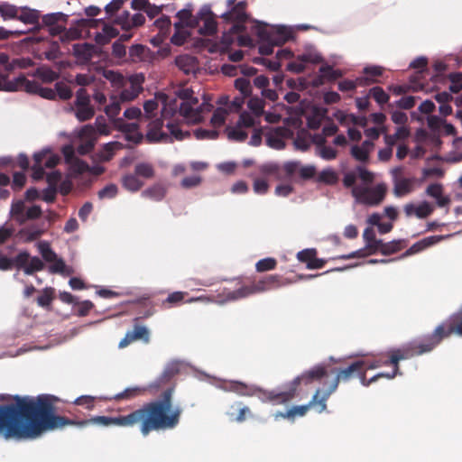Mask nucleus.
Wrapping results in <instances>:
<instances>
[{
    "mask_svg": "<svg viewBox=\"0 0 462 462\" xmlns=\"http://www.w3.org/2000/svg\"><path fill=\"white\" fill-rule=\"evenodd\" d=\"M235 407L237 408L238 414L236 417H234V413H229V416L236 422H243L245 420L247 416L251 415V411L249 407L244 406L242 402H237L231 406V408Z\"/></svg>",
    "mask_w": 462,
    "mask_h": 462,
    "instance_id": "nucleus-56",
    "label": "nucleus"
},
{
    "mask_svg": "<svg viewBox=\"0 0 462 462\" xmlns=\"http://www.w3.org/2000/svg\"><path fill=\"white\" fill-rule=\"evenodd\" d=\"M318 181L328 185H334L338 181L337 172L332 169L323 170L318 176Z\"/></svg>",
    "mask_w": 462,
    "mask_h": 462,
    "instance_id": "nucleus-47",
    "label": "nucleus"
},
{
    "mask_svg": "<svg viewBox=\"0 0 462 462\" xmlns=\"http://www.w3.org/2000/svg\"><path fill=\"white\" fill-rule=\"evenodd\" d=\"M226 112L222 108H217L212 115L210 123L214 127H220L226 122Z\"/></svg>",
    "mask_w": 462,
    "mask_h": 462,
    "instance_id": "nucleus-64",
    "label": "nucleus"
},
{
    "mask_svg": "<svg viewBox=\"0 0 462 462\" xmlns=\"http://www.w3.org/2000/svg\"><path fill=\"white\" fill-rule=\"evenodd\" d=\"M155 99H150L144 102L143 109L148 116H151L152 113L158 108V102H161L163 105V108L162 110V116L166 117L169 114L173 115L176 112V106L171 107L170 106V111L167 108L168 106V96L164 93H159L156 95Z\"/></svg>",
    "mask_w": 462,
    "mask_h": 462,
    "instance_id": "nucleus-23",
    "label": "nucleus"
},
{
    "mask_svg": "<svg viewBox=\"0 0 462 462\" xmlns=\"http://www.w3.org/2000/svg\"><path fill=\"white\" fill-rule=\"evenodd\" d=\"M19 8L16 5L3 3L0 5V15L6 20H17Z\"/></svg>",
    "mask_w": 462,
    "mask_h": 462,
    "instance_id": "nucleus-41",
    "label": "nucleus"
},
{
    "mask_svg": "<svg viewBox=\"0 0 462 462\" xmlns=\"http://www.w3.org/2000/svg\"><path fill=\"white\" fill-rule=\"evenodd\" d=\"M115 126L125 133V138L128 142L137 144L143 138V134L138 131V125L135 123H125L123 119L119 118Z\"/></svg>",
    "mask_w": 462,
    "mask_h": 462,
    "instance_id": "nucleus-25",
    "label": "nucleus"
},
{
    "mask_svg": "<svg viewBox=\"0 0 462 462\" xmlns=\"http://www.w3.org/2000/svg\"><path fill=\"white\" fill-rule=\"evenodd\" d=\"M122 185L126 190L136 192L143 186V182L135 174H126L122 178Z\"/></svg>",
    "mask_w": 462,
    "mask_h": 462,
    "instance_id": "nucleus-36",
    "label": "nucleus"
},
{
    "mask_svg": "<svg viewBox=\"0 0 462 462\" xmlns=\"http://www.w3.org/2000/svg\"><path fill=\"white\" fill-rule=\"evenodd\" d=\"M79 138L81 143L77 147V152L80 155L91 152L97 140L96 128L92 125H84L79 131Z\"/></svg>",
    "mask_w": 462,
    "mask_h": 462,
    "instance_id": "nucleus-15",
    "label": "nucleus"
},
{
    "mask_svg": "<svg viewBox=\"0 0 462 462\" xmlns=\"http://www.w3.org/2000/svg\"><path fill=\"white\" fill-rule=\"evenodd\" d=\"M15 268L23 270L27 275H32L43 270L44 263L38 256L31 257L27 251H22L15 256Z\"/></svg>",
    "mask_w": 462,
    "mask_h": 462,
    "instance_id": "nucleus-14",
    "label": "nucleus"
},
{
    "mask_svg": "<svg viewBox=\"0 0 462 462\" xmlns=\"http://www.w3.org/2000/svg\"><path fill=\"white\" fill-rule=\"evenodd\" d=\"M54 299V289L47 287L42 291V295L37 298V303L42 308L49 309Z\"/></svg>",
    "mask_w": 462,
    "mask_h": 462,
    "instance_id": "nucleus-48",
    "label": "nucleus"
},
{
    "mask_svg": "<svg viewBox=\"0 0 462 462\" xmlns=\"http://www.w3.org/2000/svg\"><path fill=\"white\" fill-rule=\"evenodd\" d=\"M452 334L462 336V311L453 314L448 319L436 327L431 334L425 335L418 340L426 351L431 352L440 342Z\"/></svg>",
    "mask_w": 462,
    "mask_h": 462,
    "instance_id": "nucleus-3",
    "label": "nucleus"
},
{
    "mask_svg": "<svg viewBox=\"0 0 462 462\" xmlns=\"http://www.w3.org/2000/svg\"><path fill=\"white\" fill-rule=\"evenodd\" d=\"M282 168L288 179L291 178L295 173H299L302 180H310L316 174L315 166H302L300 162H287L283 164Z\"/></svg>",
    "mask_w": 462,
    "mask_h": 462,
    "instance_id": "nucleus-18",
    "label": "nucleus"
},
{
    "mask_svg": "<svg viewBox=\"0 0 462 462\" xmlns=\"http://www.w3.org/2000/svg\"><path fill=\"white\" fill-rule=\"evenodd\" d=\"M406 246L405 240H393L388 243L383 241L382 252L383 255H390L401 251Z\"/></svg>",
    "mask_w": 462,
    "mask_h": 462,
    "instance_id": "nucleus-39",
    "label": "nucleus"
},
{
    "mask_svg": "<svg viewBox=\"0 0 462 462\" xmlns=\"http://www.w3.org/2000/svg\"><path fill=\"white\" fill-rule=\"evenodd\" d=\"M176 373L177 370L174 367H167L161 376L152 383V387L161 388L163 385L170 383Z\"/></svg>",
    "mask_w": 462,
    "mask_h": 462,
    "instance_id": "nucleus-46",
    "label": "nucleus"
},
{
    "mask_svg": "<svg viewBox=\"0 0 462 462\" xmlns=\"http://www.w3.org/2000/svg\"><path fill=\"white\" fill-rule=\"evenodd\" d=\"M320 76L328 80H335L341 77L340 70L334 69L329 65H324L319 68Z\"/></svg>",
    "mask_w": 462,
    "mask_h": 462,
    "instance_id": "nucleus-59",
    "label": "nucleus"
},
{
    "mask_svg": "<svg viewBox=\"0 0 462 462\" xmlns=\"http://www.w3.org/2000/svg\"><path fill=\"white\" fill-rule=\"evenodd\" d=\"M163 127V120L162 118L155 119L149 124L148 131L145 138L148 143H159L171 141L168 134L162 131Z\"/></svg>",
    "mask_w": 462,
    "mask_h": 462,
    "instance_id": "nucleus-24",
    "label": "nucleus"
},
{
    "mask_svg": "<svg viewBox=\"0 0 462 462\" xmlns=\"http://www.w3.org/2000/svg\"><path fill=\"white\" fill-rule=\"evenodd\" d=\"M14 226L5 222L0 226V245L5 244L14 234Z\"/></svg>",
    "mask_w": 462,
    "mask_h": 462,
    "instance_id": "nucleus-57",
    "label": "nucleus"
},
{
    "mask_svg": "<svg viewBox=\"0 0 462 462\" xmlns=\"http://www.w3.org/2000/svg\"><path fill=\"white\" fill-rule=\"evenodd\" d=\"M56 97L62 100H68L72 97V90L70 87L62 81H59L55 84Z\"/></svg>",
    "mask_w": 462,
    "mask_h": 462,
    "instance_id": "nucleus-55",
    "label": "nucleus"
},
{
    "mask_svg": "<svg viewBox=\"0 0 462 462\" xmlns=\"http://www.w3.org/2000/svg\"><path fill=\"white\" fill-rule=\"evenodd\" d=\"M144 388H141L138 386L126 388L125 391L116 394L113 399L116 401L120 400H132L137 396H140L144 393Z\"/></svg>",
    "mask_w": 462,
    "mask_h": 462,
    "instance_id": "nucleus-44",
    "label": "nucleus"
},
{
    "mask_svg": "<svg viewBox=\"0 0 462 462\" xmlns=\"http://www.w3.org/2000/svg\"><path fill=\"white\" fill-rule=\"evenodd\" d=\"M198 19L199 33L203 36H213L217 30L216 15L209 6H202L196 15Z\"/></svg>",
    "mask_w": 462,
    "mask_h": 462,
    "instance_id": "nucleus-12",
    "label": "nucleus"
},
{
    "mask_svg": "<svg viewBox=\"0 0 462 462\" xmlns=\"http://www.w3.org/2000/svg\"><path fill=\"white\" fill-rule=\"evenodd\" d=\"M33 76L41 79L45 83H51L59 79V74L47 67L38 68Z\"/></svg>",
    "mask_w": 462,
    "mask_h": 462,
    "instance_id": "nucleus-40",
    "label": "nucleus"
},
{
    "mask_svg": "<svg viewBox=\"0 0 462 462\" xmlns=\"http://www.w3.org/2000/svg\"><path fill=\"white\" fill-rule=\"evenodd\" d=\"M327 401L328 398H325L324 393L318 389L308 404L294 406L286 414L281 413V416L283 418L294 417L295 415L304 416L310 409H314L317 412L321 413L327 410Z\"/></svg>",
    "mask_w": 462,
    "mask_h": 462,
    "instance_id": "nucleus-11",
    "label": "nucleus"
},
{
    "mask_svg": "<svg viewBox=\"0 0 462 462\" xmlns=\"http://www.w3.org/2000/svg\"><path fill=\"white\" fill-rule=\"evenodd\" d=\"M43 232L44 230L41 229L38 226L32 225L22 228L18 235L21 238L23 239L24 242L29 243L38 239L43 234Z\"/></svg>",
    "mask_w": 462,
    "mask_h": 462,
    "instance_id": "nucleus-34",
    "label": "nucleus"
},
{
    "mask_svg": "<svg viewBox=\"0 0 462 462\" xmlns=\"http://www.w3.org/2000/svg\"><path fill=\"white\" fill-rule=\"evenodd\" d=\"M277 266V260L273 257H266L255 263V270L258 273H264L274 270Z\"/></svg>",
    "mask_w": 462,
    "mask_h": 462,
    "instance_id": "nucleus-52",
    "label": "nucleus"
},
{
    "mask_svg": "<svg viewBox=\"0 0 462 462\" xmlns=\"http://www.w3.org/2000/svg\"><path fill=\"white\" fill-rule=\"evenodd\" d=\"M156 54L143 44H134L129 48L127 60L131 62H152Z\"/></svg>",
    "mask_w": 462,
    "mask_h": 462,
    "instance_id": "nucleus-21",
    "label": "nucleus"
},
{
    "mask_svg": "<svg viewBox=\"0 0 462 462\" xmlns=\"http://www.w3.org/2000/svg\"><path fill=\"white\" fill-rule=\"evenodd\" d=\"M176 66L185 74L195 72L198 67V60L191 55H180L175 60Z\"/></svg>",
    "mask_w": 462,
    "mask_h": 462,
    "instance_id": "nucleus-28",
    "label": "nucleus"
},
{
    "mask_svg": "<svg viewBox=\"0 0 462 462\" xmlns=\"http://www.w3.org/2000/svg\"><path fill=\"white\" fill-rule=\"evenodd\" d=\"M383 70V68L380 66L365 67L364 69V74L365 76L357 79L356 81H359V84L361 85H370L375 83L376 80L374 78L382 76Z\"/></svg>",
    "mask_w": 462,
    "mask_h": 462,
    "instance_id": "nucleus-31",
    "label": "nucleus"
},
{
    "mask_svg": "<svg viewBox=\"0 0 462 462\" xmlns=\"http://www.w3.org/2000/svg\"><path fill=\"white\" fill-rule=\"evenodd\" d=\"M176 16L180 20V22L174 24L176 28H180L184 25L192 29L197 28L198 19H196V15H192L190 9H181L177 13Z\"/></svg>",
    "mask_w": 462,
    "mask_h": 462,
    "instance_id": "nucleus-30",
    "label": "nucleus"
},
{
    "mask_svg": "<svg viewBox=\"0 0 462 462\" xmlns=\"http://www.w3.org/2000/svg\"><path fill=\"white\" fill-rule=\"evenodd\" d=\"M68 15L63 13H52L42 16L44 25L50 27L52 35H58L65 30Z\"/></svg>",
    "mask_w": 462,
    "mask_h": 462,
    "instance_id": "nucleus-22",
    "label": "nucleus"
},
{
    "mask_svg": "<svg viewBox=\"0 0 462 462\" xmlns=\"http://www.w3.org/2000/svg\"><path fill=\"white\" fill-rule=\"evenodd\" d=\"M40 12L35 9H31L29 7L23 6L19 8L17 20L23 23L24 24L32 25V28L28 30H19L20 32H37L41 30L42 25L40 24Z\"/></svg>",
    "mask_w": 462,
    "mask_h": 462,
    "instance_id": "nucleus-17",
    "label": "nucleus"
},
{
    "mask_svg": "<svg viewBox=\"0 0 462 462\" xmlns=\"http://www.w3.org/2000/svg\"><path fill=\"white\" fill-rule=\"evenodd\" d=\"M0 90H24L46 99L54 100L56 98L55 88H43L37 81L26 79L24 75H20L14 80H8L7 77L0 75Z\"/></svg>",
    "mask_w": 462,
    "mask_h": 462,
    "instance_id": "nucleus-8",
    "label": "nucleus"
},
{
    "mask_svg": "<svg viewBox=\"0 0 462 462\" xmlns=\"http://www.w3.org/2000/svg\"><path fill=\"white\" fill-rule=\"evenodd\" d=\"M426 354V351L417 339L412 340L400 348L392 349L388 352L390 365L393 366L392 373H379L366 380L367 386L372 383L377 381L379 378L385 377L387 379H393L397 374H401L399 368V362L401 360L409 359L416 356Z\"/></svg>",
    "mask_w": 462,
    "mask_h": 462,
    "instance_id": "nucleus-5",
    "label": "nucleus"
},
{
    "mask_svg": "<svg viewBox=\"0 0 462 462\" xmlns=\"http://www.w3.org/2000/svg\"><path fill=\"white\" fill-rule=\"evenodd\" d=\"M443 239L442 236H430L425 237L415 244H413L409 249H407L400 258H405L410 255L420 253L425 249L438 244Z\"/></svg>",
    "mask_w": 462,
    "mask_h": 462,
    "instance_id": "nucleus-26",
    "label": "nucleus"
},
{
    "mask_svg": "<svg viewBox=\"0 0 462 462\" xmlns=\"http://www.w3.org/2000/svg\"><path fill=\"white\" fill-rule=\"evenodd\" d=\"M448 79L451 82V85L449 86V90L452 93L457 94L460 90H462V73L461 72L450 73L448 75Z\"/></svg>",
    "mask_w": 462,
    "mask_h": 462,
    "instance_id": "nucleus-60",
    "label": "nucleus"
},
{
    "mask_svg": "<svg viewBox=\"0 0 462 462\" xmlns=\"http://www.w3.org/2000/svg\"><path fill=\"white\" fill-rule=\"evenodd\" d=\"M136 340H142L144 343L150 341V332L144 326L135 324L133 330L127 331L124 338L118 344L119 348H125Z\"/></svg>",
    "mask_w": 462,
    "mask_h": 462,
    "instance_id": "nucleus-20",
    "label": "nucleus"
},
{
    "mask_svg": "<svg viewBox=\"0 0 462 462\" xmlns=\"http://www.w3.org/2000/svg\"><path fill=\"white\" fill-rule=\"evenodd\" d=\"M352 194L359 203L376 206L383 200L386 188L383 184H378L374 188L356 186L352 189Z\"/></svg>",
    "mask_w": 462,
    "mask_h": 462,
    "instance_id": "nucleus-9",
    "label": "nucleus"
},
{
    "mask_svg": "<svg viewBox=\"0 0 462 462\" xmlns=\"http://www.w3.org/2000/svg\"><path fill=\"white\" fill-rule=\"evenodd\" d=\"M134 174L145 179H151L154 176V169L152 164L147 162L137 163L134 167Z\"/></svg>",
    "mask_w": 462,
    "mask_h": 462,
    "instance_id": "nucleus-51",
    "label": "nucleus"
},
{
    "mask_svg": "<svg viewBox=\"0 0 462 462\" xmlns=\"http://www.w3.org/2000/svg\"><path fill=\"white\" fill-rule=\"evenodd\" d=\"M383 240L375 239L374 241L367 244L365 248L355 251L347 255L341 256L342 259H352L358 257H365L368 255L375 254L382 252Z\"/></svg>",
    "mask_w": 462,
    "mask_h": 462,
    "instance_id": "nucleus-27",
    "label": "nucleus"
},
{
    "mask_svg": "<svg viewBox=\"0 0 462 462\" xmlns=\"http://www.w3.org/2000/svg\"><path fill=\"white\" fill-rule=\"evenodd\" d=\"M187 292L184 291H174L172 293H170L165 300H163L162 305L168 307H171V305H177L182 302L185 296L187 295Z\"/></svg>",
    "mask_w": 462,
    "mask_h": 462,
    "instance_id": "nucleus-63",
    "label": "nucleus"
},
{
    "mask_svg": "<svg viewBox=\"0 0 462 462\" xmlns=\"http://www.w3.org/2000/svg\"><path fill=\"white\" fill-rule=\"evenodd\" d=\"M144 81V76L142 74H136L131 76L124 85V88L120 93V98L123 101H132L138 97L143 91V83Z\"/></svg>",
    "mask_w": 462,
    "mask_h": 462,
    "instance_id": "nucleus-16",
    "label": "nucleus"
},
{
    "mask_svg": "<svg viewBox=\"0 0 462 462\" xmlns=\"http://www.w3.org/2000/svg\"><path fill=\"white\" fill-rule=\"evenodd\" d=\"M329 375H334L327 389H323L325 398H329L336 392L339 383H348L356 377H360L363 385L367 386L363 361H355L346 368L329 365Z\"/></svg>",
    "mask_w": 462,
    "mask_h": 462,
    "instance_id": "nucleus-6",
    "label": "nucleus"
},
{
    "mask_svg": "<svg viewBox=\"0 0 462 462\" xmlns=\"http://www.w3.org/2000/svg\"><path fill=\"white\" fill-rule=\"evenodd\" d=\"M287 284H289V282H287L282 275L270 274L263 276L259 281L254 282L249 285H244L236 291H225L224 293L226 300H236L253 294L275 290Z\"/></svg>",
    "mask_w": 462,
    "mask_h": 462,
    "instance_id": "nucleus-4",
    "label": "nucleus"
},
{
    "mask_svg": "<svg viewBox=\"0 0 462 462\" xmlns=\"http://www.w3.org/2000/svg\"><path fill=\"white\" fill-rule=\"evenodd\" d=\"M113 23L119 25L124 31L127 32L131 30L130 13L128 11H124L122 14L116 16Z\"/></svg>",
    "mask_w": 462,
    "mask_h": 462,
    "instance_id": "nucleus-62",
    "label": "nucleus"
},
{
    "mask_svg": "<svg viewBox=\"0 0 462 462\" xmlns=\"http://www.w3.org/2000/svg\"><path fill=\"white\" fill-rule=\"evenodd\" d=\"M124 102L121 100L120 96L116 97L113 96L110 98V103L105 107V113L109 117V119L114 122L115 125L117 124L116 116L119 115L121 111V103Z\"/></svg>",
    "mask_w": 462,
    "mask_h": 462,
    "instance_id": "nucleus-32",
    "label": "nucleus"
},
{
    "mask_svg": "<svg viewBox=\"0 0 462 462\" xmlns=\"http://www.w3.org/2000/svg\"><path fill=\"white\" fill-rule=\"evenodd\" d=\"M368 97H373L380 106L386 104L390 97L381 87H374L369 90Z\"/></svg>",
    "mask_w": 462,
    "mask_h": 462,
    "instance_id": "nucleus-50",
    "label": "nucleus"
},
{
    "mask_svg": "<svg viewBox=\"0 0 462 462\" xmlns=\"http://www.w3.org/2000/svg\"><path fill=\"white\" fill-rule=\"evenodd\" d=\"M282 171L283 168H281L278 164L273 162L263 164L260 167L261 173L265 175H273L276 180L288 179L285 172L282 174Z\"/></svg>",
    "mask_w": 462,
    "mask_h": 462,
    "instance_id": "nucleus-37",
    "label": "nucleus"
},
{
    "mask_svg": "<svg viewBox=\"0 0 462 462\" xmlns=\"http://www.w3.org/2000/svg\"><path fill=\"white\" fill-rule=\"evenodd\" d=\"M124 148L125 145L120 142H110L103 145V148L99 151L97 156L102 162H109L114 157L116 151Z\"/></svg>",
    "mask_w": 462,
    "mask_h": 462,
    "instance_id": "nucleus-29",
    "label": "nucleus"
},
{
    "mask_svg": "<svg viewBox=\"0 0 462 462\" xmlns=\"http://www.w3.org/2000/svg\"><path fill=\"white\" fill-rule=\"evenodd\" d=\"M247 106L256 116H260L263 113L264 101L258 97H252L249 99Z\"/></svg>",
    "mask_w": 462,
    "mask_h": 462,
    "instance_id": "nucleus-58",
    "label": "nucleus"
},
{
    "mask_svg": "<svg viewBox=\"0 0 462 462\" xmlns=\"http://www.w3.org/2000/svg\"><path fill=\"white\" fill-rule=\"evenodd\" d=\"M14 402L0 404V435L5 439H36L47 431L69 425L97 424V416L75 420L56 414L58 398L51 394L37 397L14 395Z\"/></svg>",
    "mask_w": 462,
    "mask_h": 462,
    "instance_id": "nucleus-1",
    "label": "nucleus"
},
{
    "mask_svg": "<svg viewBox=\"0 0 462 462\" xmlns=\"http://www.w3.org/2000/svg\"><path fill=\"white\" fill-rule=\"evenodd\" d=\"M329 365H318L310 370L303 372L300 375L294 378L283 391H272L268 393L270 402L274 404H282L291 401L294 398L298 386L300 383L310 384L314 382L322 383L325 388L328 386L329 383L328 378L329 377Z\"/></svg>",
    "mask_w": 462,
    "mask_h": 462,
    "instance_id": "nucleus-2",
    "label": "nucleus"
},
{
    "mask_svg": "<svg viewBox=\"0 0 462 462\" xmlns=\"http://www.w3.org/2000/svg\"><path fill=\"white\" fill-rule=\"evenodd\" d=\"M402 168H396L393 170L394 180H393V194L395 197L401 198L412 192L414 184L416 182L415 178H399L398 174H401Z\"/></svg>",
    "mask_w": 462,
    "mask_h": 462,
    "instance_id": "nucleus-19",
    "label": "nucleus"
},
{
    "mask_svg": "<svg viewBox=\"0 0 462 462\" xmlns=\"http://www.w3.org/2000/svg\"><path fill=\"white\" fill-rule=\"evenodd\" d=\"M95 115V110L91 105L75 106V116L79 122H85L91 119Z\"/></svg>",
    "mask_w": 462,
    "mask_h": 462,
    "instance_id": "nucleus-42",
    "label": "nucleus"
},
{
    "mask_svg": "<svg viewBox=\"0 0 462 462\" xmlns=\"http://www.w3.org/2000/svg\"><path fill=\"white\" fill-rule=\"evenodd\" d=\"M143 196L159 201L164 198L165 189L161 185H154L143 190Z\"/></svg>",
    "mask_w": 462,
    "mask_h": 462,
    "instance_id": "nucleus-54",
    "label": "nucleus"
},
{
    "mask_svg": "<svg viewBox=\"0 0 462 462\" xmlns=\"http://www.w3.org/2000/svg\"><path fill=\"white\" fill-rule=\"evenodd\" d=\"M47 153L45 152H39L33 154V161L34 164L32 167V178L34 180H42L44 175L45 171L42 166L43 159L46 157Z\"/></svg>",
    "mask_w": 462,
    "mask_h": 462,
    "instance_id": "nucleus-33",
    "label": "nucleus"
},
{
    "mask_svg": "<svg viewBox=\"0 0 462 462\" xmlns=\"http://www.w3.org/2000/svg\"><path fill=\"white\" fill-rule=\"evenodd\" d=\"M197 104H194L193 101L190 102H181L179 107L180 115L187 119H195L199 112L198 109L194 107Z\"/></svg>",
    "mask_w": 462,
    "mask_h": 462,
    "instance_id": "nucleus-43",
    "label": "nucleus"
},
{
    "mask_svg": "<svg viewBox=\"0 0 462 462\" xmlns=\"http://www.w3.org/2000/svg\"><path fill=\"white\" fill-rule=\"evenodd\" d=\"M38 249L41 253L42 258L46 262H53L56 260L57 254L51 248L50 245L46 241H41L38 243Z\"/></svg>",
    "mask_w": 462,
    "mask_h": 462,
    "instance_id": "nucleus-53",
    "label": "nucleus"
},
{
    "mask_svg": "<svg viewBox=\"0 0 462 462\" xmlns=\"http://www.w3.org/2000/svg\"><path fill=\"white\" fill-rule=\"evenodd\" d=\"M225 390L234 392L241 396H258L263 401L270 402V399L267 398L268 393L272 391H263L261 388H258L254 385L246 384L245 383L240 381H229L226 383L225 386Z\"/></svg>",
    "mask_w": 462,
    "mask_h": 462,
    "instance_id": "nucleus-13",
    "label": "nucleus"
},
{
    "mask_svg": "<svg viewBox=\"0 0 462 462\" xmlns=\"http://www.w3.org/2000/svg\"><path fill=\"white\" fill-rule=\"evenodd\" d=\"M74 55L85 61L92 59L94 53V46L89 43L75 44L73 46Z\"/></svg>",
    "mask_w": 462,
    "mask_h": 462,
    "instance_id": "nucleus-35",
    "label": "nucleus"
},
{
    "mask_svg": "<svg viewBox=\"0 0 462 462\" xmlns=\"http://www.w3.org/2000/svg\"><path fill=\"white\" fill-rule=\"evenodd\" d=\"M235 87L244 97H249L252 92L250 81L245 78H238L235 80Z\"/></svg>",
    "mask_w": 462,
    "mask_h": 462,
    "instance_id": "nucleus-61",
    "label": "nucleus"
},
{
    "mask_svg": "<svg viewBox=\"0 0 462 462\" xmlns=\"http://www.w3.org/2000/svg\"><path fill=\"white\" fill-rule=\"evenodd\" d=\"M236 0H227L228 11L221 15L223 21L226 23H232L231 27L224 33V39L232 41V36L240 34L246 30L245 23L248 21L246 14L247 3L241 1L235 5Z\"/></svg>",
    "mask_w": 462,
    "mask_h": 462,
    "instance_id": "nucleus-7",
    "label": "nucleus"
},
{
    "mask_svg": "<svg viewBox=\"0 0 462 462\" xmlns=\"http://www.w3.org/2000/svg\"><path fill=\"white\" fill-rule=\"evenodd\" d=\"M10 213L12 217L21 225L24 224V203L23 200L14 201Z\"/></svg>",
    "mask_w": 462,
    "mask_h": 462,
    "instance_id": "nucleus-45",
    "label": "nucleus"
},
{
    "mask_svg": "<svg viewBox=\"0 0 462 462\" xmlns=\"http://www.w3.org/2000/svg\"><path fill=\"white\" fill-rule=\"evenodd\" d=\"M410 135V131L406 126H399L393 134H385L384 142L387 146H393L399 140H404Z\"/></svg>",
    "mask_w": 462,
    "mask_h": 462,
    "instance_id": "nucleus-38",
    "label": "nucleus"
},
{
    "mask_svg": "<svg viewBox=\"0 0 462 462\" xmlns=\"http://www.w3.org/2000/svg\"><path fill=\"white\" fill-rule=\"evenodd\" d=\"M388 358H385L383 354L378 355L374 360H362L364 362V369L365 371L367 369H375L382 365H389V356Z\"/></svg>",
    "mask_w": 462,
    "mask_h": 462,
    "instance_id": "nucleus-49",
    "label": "nucleus"
},
{
    "mask_svg": "<svg viewBox=\"0 0 462 462\" xmlns=\"http://www.w3.org/2000/svg\"><path fill=\"white\" fill-rule=\"evenodd\" d=\"M256 33L261 42H272L274 46H282L291 38V32L283 26L259 25Z\"/></svg>",
    "mask_w": 462,
    "mask_h": 462,
    "instance_id": "nucleus-10",
    "label": "nucleus"
}]
</instances>
